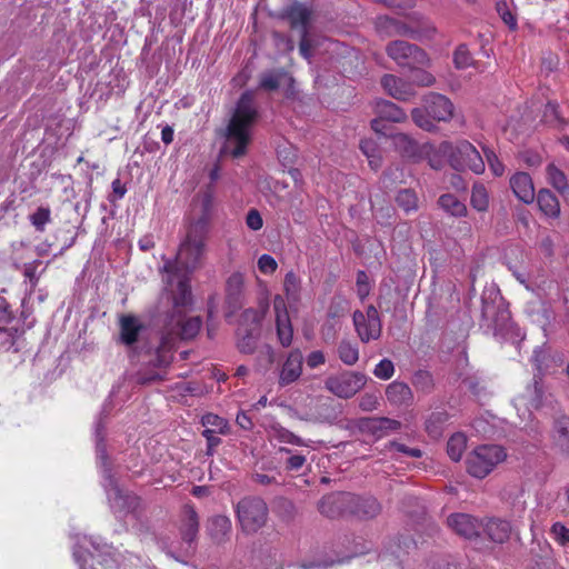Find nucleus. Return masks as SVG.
Instances as JSON below:
<instances>
[{
  "mask_svg": "<svg viewBox=\"0 0 569 569\" xmlns=\"http://www.w3.org/2000/svg\"><path fill=\"white\" fill-rule=\"evenodd\" d=\"M375 111L383 121L387 120L400 123L407 120L406 112L389 100H377L375 103Z\"/></svg>",
  "mask_w": 569,
  "mask_h": 569,
  "instance_id": "nucleus-26",
  "label": "nucleus"
},
{
  "mask_svg": "<svg viewBox=\"0 0 569 569\" xmlns=\"http://www.w3.org/2000/svg\"><path fill=\"white\" fill-rule=\"evenodd\" d=\"M481 318L485 326L493 329L495 331L506 327L510 319V313L499 290L488 288L482 292Z\"/></svg>",
  "mask_w": 569,
  "mask_h": 569,
  "instance_id": "nucleus-9",
  "label": "nucleus"
},
{
  "mask_svg": "<svg viewBox=\"0 0 569 569\" xmlns=\"http://www.w3.org/2000/svg\"><path fill=\"white\" fill-rule=\"evenodd\" d=\"M231 527V521L227 516L217 515L208 520L207 533L213 543L222 545L229 539Z\"/></svg>",
  "mask_w": 569,
  "mask_h": 569,
  "instance_id": "nucleus-23",
  "label": "nucleus"
},
{
  "mask_svg": "<svg viewBox=\"0 0 569 569\" xmlns=\"http://www.w3.org/2000/svg\"><path fill=\"white\" fill-rule=\"evenodd\" d=\"M386 53L401 68L417 69L429 63V57L423 49L405 40L389 42Z\"/></svg>",
  "mask_w": 569,
  "mask_h": 569,
  "instance_id": "nucleus-10",
  "label": "nucleus"
},
{
  "mask_svg": "<svg viewBox=\"0 0 569 569\" xmlns=\"http://www.w3.org/2000/svg\"><path fill=\"white\" fill-rule=\"evenodd\" d=\"M395 373V366L390 359H382L380 362L376 366L373 370V375L381 379V380H388L390 379Z\"/></svg>",
  "mask_w": 569,
  "mask_h": 569,
  "instance_id": "nucleus-56",
  "label": "nucleus"
},
{
  "mask_svg": "<svg viewBox=\"0 0 569 569\" xmlns=\"http://www.w3.org/2000/svg\"><path fill=\"white\" fill-rule=\"evenodd\" d=\"M415 71L412 81V86H419V87H430L435 83L436 79L435 77L423 70L421 67H418L417 69H412Z\"/></svg>",
  "mask_w": 569,
  "mask_h": 569,
  "instance_id": "nucleus-57",
  "label": "nucleus"
},
{
  "mask_svg": "<svg viewBox=\"0 0 569 569\" xmlns=\"http://www.w3.org/2000/svg\"><path fill=\"white\" fill-rule=\"evenodd\" d=\"M553 438L557 447L569 455V417L561 416L555 420Z\"/></svg>",
  "mask_w": 569,
  "mask_h": 569,
  "instance_id": "nucleus-31",
  "label": "nucleus"
},
{
  "mask_svg": "<svg viewBox=\"0 0 569 569\" xmlns=\"http://www.w3.org/2000/svg\"><path fill=\"white\" fill-rule=\"evenodd\" d=\"M202 327L200 317L184 318L183 311L171 313L164 326L160 346L150 363L157 368H167L172 361V348L178 339L190 340L194 338Z\"/></svg>",
  "mask_w": 569,
  "mask_h": 569,
  "instance_id": "nucleus-2",
  "label": "nucleus"
},
{
  "mask_svg": "<svg viewBox=\"0 0 569 569\" xmlns=\"http://www.w3.org/2000/svg\"><path fill=\"white\" fill-rule=\"evenodd\" d=\"M141 326L138 320L132 316H123L120 320V339L127 345L131 346L138 340Z\"/></svg>",
  "mask_w": 569,
  "mask_h": 569,
  "instance_id": "nucleus-29",
  "label": "nucleus"
},
{
  "mask_svg": "<svg viewBox=\"0 0 569 569\" xmlns=\"http://www.w3.org/2000/svg\"><path fill=\"white\" fill-rule=\"evenodd\" d=\"M548 183L551 184L559 193L565 194L569 191V181L562 170L553 163L546 168Z\"/></svg>",
  "mask_w": 569,
  "mask_h": 569,
  "instance_id": "nucleus-35",
  "label": "nucleus"
},
{
  "mask_svg": "<svg viewBox=\"0 0 569 569\" xmlns=\"http://www.w3.org/2000/svg\"><path fill=\"white\" fill-rule=\"evenodd\" d=\"M396 201L399 207L409 212L417 209V196L411 189H402L398 192Z\"/></svg>",
  "mask_w": 569,
  "mask_h": 569,
  "instance_id": "nucleus-51",
  "label": "nucleus"
},
{
  "mask_svg": "<svg viewBox=\"0 0 569 569\" xmlns=\"http://www.w3.org/2000/svg\"><path fill=\"white\" fill-rule=\"evenodd\" d=\"M273 311L276 316V331L279 343L288 348L292 343L293 328L287 309L286 300L277 295L273 298Z\"/></svg>",
  "mask_w": 569,
  "mask_h": 569,
  "instance_id": "nucleus-13",
  "label": "nucleus"
},
{
  "mask_svg": "<svg viewBox=\"0 0 569 569\" xmlns=\"http://www.w3.org/2000/svg\"><path fill=\"white\" fill-rule=\"evenodd\" d=\"M423 107L427 112L437 121H449L453 117V104L443 94L429 92L423 99Z\"/></svg>",
  "mask_w": 569,
  "mask_h": 569,
  "instance_id": "nucleus-15",
  "label": "nucleus"
},
{
  "mask_svg": "<svg viewBox=\"0 0 569 569\" xmlns=\"http://www.w3.org/2000/svg\"><path fill=\"white\" fill-rule=\"evenodd\" d=\"M202 426L204 429H210L217 432H220L221 435H224L228 432V422L223 418L214 415V413H207L202 417Z\"/></svg>",
  "mask_w": 569,
  "mask_h": 569,
  "instance_id": "nucleus-50",
  "label": "nucleus"
},
{
  "mask_svg": "<svg viewBox=\"0 0 569 569\" xmlns=\"http://www.w3.org/2000/svg\"><path fill=\"white\" fill-rule=\"evenodd\" d=\"M270 435L272 438L280 442H286L295 446H306L303 439H301L299 436L295 435L293 432L286 429L279 423H273L270 427Z\"/></svg>",
  "mask_w": 569,
  "mask_h": 569,
  "instance_id": "nucleus-39",
  "label": "nucleus"
},
{
  "mask_svg": "<svg viewBox=\"0 0 569 569\" xmlns=\"http://www.w3.org/2000/svg\"><path fill=\"white\" fill-rule=\"evenodd\" d=\"M258 119V109L254 102V94L244 91L232 111L221 137L224 139L221 147V154L230 156L233 159L247 154L252 141V129Z\"/></svg>",
  "mask_w": 569,
  "mask_h": 569,
  "instance_id": "nucleus-1",
  "label": "nucleus"
},
{
  "mask_svg": "<svg viewBox=\"0 0 569 569\" xmlns=\"http://www.w3.org/2000/svg\"><path fill=\"white\" fill-rule=\"evenodd\" d=\"M355 503L350 505V516L358 519H372L381 512V505L375 497L355 495Z\"/></svg>",
  "mask_w": 569,
  "mask_h": 569,
  "instance_id": "nucleus-22",
  "label": "nucleus"
},
{
  "mask_svg": "<svg viewBox=\"0 0 569 569\" xmlns=\"http://www.w3.org/2000/svg\"><path fill=\"white\" fill-rule=\"evenodd\" d=\"M108 498L112 508L120 512H131L139 506V498L137 496L123 492L116 485H112V488L108 491Z\"/></svg>",
  "mask_w": 569,
  "mask_h": 569,
  "instance_id": "nucleus-25",
  "label": "nucleus"
},
{
  "mask_svg": "<svg viewBox=\"0 0 569 569\" xmlns=\"http://www.w3.org/2000/svg\"><path fill=\"white\" fill-rule=\"evenodd\" d=\"M355 493L332 492L325 496L318 505L320 513L328 518L350 516V508L355 503Z\"/></svg>",
  "mask_w": 569,
  "mask_h": 569,
  "instance_id": "nucleus-12",
  "label": "nucleus"
},
{
  "mask_svg": "<svg viewBox=\"0 0 569 569\" xmlns=\"http://www.w3.org/2000/svg\"><path fill=\"white\" fill-rule=\"evenodd\" d=\"M391 140L396 149L403 154L410 156L416 150V142L406 133H396L391 136Z\"/></svg>",
  "mask_w": 569,
  "mask_h": 569,
  "instance_id": "nucleus-47",
  "label": "nucleus"
},
{
  "mask_svg": "<svg viewBox=\"0 0 569 569\" xmlns=\"http://www.w3.org/2000/svg\"><path fill=\"white\" fill-rule=\"evenodd\" d=\"M218 435L221 433L210 429H203L202 431V436L207 439V455L209 456L213 453V449L221 442Z\"/></svg>",
  "mask_w": 569,
  "mask_h": 569,
  "instance_id": "nucleus-62",
  "label": "nucleus"
},
{
  "mask_svg": "<svg viewBox=\"0 0 569 569\" xmlns=\"http://www.w3.org/2000/svg\"><path fill=\"white\" fill-rule=\"evenodd\" d=\"M380 83L383 90L396 100L409 101L416 94L412 83L395 74H385Z\"/></svg>",
  "mask_w": 569,
  "mask_h": 569,
  "instance_id": "nucleus-16",
  "label": "nucleus"
},
{
  "mask_svg": "<svg viewBox=\"0 0 569 569\" xmlns=\"http://www.w3.org/2000/svg\"><path fill=\"white\" fill-rule=\"evenodd\" d=\"M19 320L14 318L7 300L0 297V332H7L11 338L19 333Z\"/></svg>",
  "mask_w": 569,
  "mask_h": 569,
  "instance_id": "nucleus-28",
  "label": "nucleus"
},
{
  "mask_svg": "<svg viewBox=\"0 0 569 569\" xmlns=\"http://www.w3.org/2000/svg\"><path fill=\"white\" fill-rule=\"evenodd\" d=\"M280 453L289 455L286 460V469L289 471H299L305 466L307 459L303 455H292V451L286 447H280L278 450Z\"/></svg>",
  "mask_w": 569,
  "mask_h": 569,
  "instance_id": "nucleus-53",
  "label": "nucleus"
},
{
  "mask_svg": "<svg viewBox=\"0 0 569 569\" xmlns=\"http://www.w3.org/2000/svg\"><path fill=\"white\" fill-rule=\"evenodd\" d=\"M485 530L493 542L502 543L509 539L511 527L506 520L495 519L486 525Z\"/></svg>",
  "mask_w": 569,
  "mask_h": 569,
  "instance_id": "nucleus-32",
  "label": "nucleus"
},
{
  "mask_svg": "<svg viewBox=\"0 0 569 569\" xmlns=\"http://www.w3.org/2000/svg\"><path fill=\"white\" fill-rule=\"evenodd\" d=\"M239 339L237 347L241 353L250 355L256 350L258 337L254 336L251 331L246 330L242 335L241 331L238 332Z\"/></svg>",
  "mask_w": 569,
  "mask_h": 569,
  "instance_id": "nucleus-52",
  "label": "nucleus"
},
{
  "mask_svg": "<svg viewBox=\"0 0 569 569\" xmlns=\"http://www.w3.org/2000/svg\"><path fill=\"white\" fill-rule=\"evenodd\" d=\"M198 531H199L198 515L193 508L188 507L184 510L183 523H182V528H181L182 539L188 543H192L197 538Z\"/></svg>",
  "mask_w": 569,
  "mask_h": 569,
  "instance_id": "nucleus-30",
  "label": "nucleus"
},
{
  "mask_svg": "<svg viewBox=\"0 0 569 569\" xmlns=\"http://www.w3.org/2000/svg\"><path fill=\"white\" fill-rule=\"evenodd\" d=\"M411 118L413 122L425 131L432 132L437 129L435 119L423 108H415L411 111Z\"/></svg>",
  "mask_w": 569,
  "mask_h": 569,
  "instance_id": "nucleus-44",
  "label": "nucleus"
},
{
  "mask_svg": "<svg viewBox=\"0 0 569 569\" xmlns=\"http://www.w3.org/2000/svg\"><path fill=\"white\" fill-rule=\"evenodd\" d=\"M283 289L289 300L296 301L299 298L300 280L293 271H289L283 281Z\"/></svg>",
  "mask_w": 569,
  "mask_h": 569,
  "instance_id": "nucleus-49",
  "label": "nucleus"
},
{
  "mask_svg": "<svg viewBox=\"0 0 569 569\" xmlns=\"http://www.w3.org/2000/svg\"><path fill=\"white\" fill-rule=\"evenodd\" d=\"M539 209L550 218L560 216V203L556 194L549 189H540L537 194Z\"/></svg>",
  "mask_w": 569,
  "mask_h": 569,
  "instance_id": "nucleus-27",
  "label": "nucleus"
},
{
  "mask_svg": "<svg viewBox=\"0 0 569 569\" xmlns=\"http://www.w3.org/2000/svg\"><path fill=\"white\" fill-rule=\"evenodd\" d=\"M441 151L449 157L450 166L457 171L471 170L476 174L485 171V161L479 151L467 140H461L455 146L442 142Z\"/></svg>",
  "mask_w": 569,
  "mask_h": 569,
  "instance_id": "nucleus-6",
  "label": "nucleus"
},
{
  "mask_svg": "<svg viewBox=\"0 0 569 569\" xmlns=\"http://www.w3.org/2000/svg\"><path fill=\"white\" fill-rule=\"evenodd\" d=\"M543 393L542 379L540 376L535 375L532 383L527 387L522 398L531 407L539 408L542 403Z\"/></svg>",
  "mask_w": 569,
  "mask_h": 569,
  "instance_id": "nucleus-37",
  "label": "nucleus"
},
{
  "mask_svg": "<svg viewBox=\"0 0 569 569\" xmlns=\"http://www.w3.org/2000/svg\"><path fill=\"white\" fill-rule=\"evenodd\" d=\"M471 204L478 211H486L488 209V193L482 184L473 186L471 192Z\"/></svg>",
  "mask_w": 569,
  "mask_h": 569,
  "instance_id": "nucleus-48",
  "label": "nucleus"
},
{
  "mask_svg": "<svg viewBox=\"0 0 569 569\" xmlns=\"http://www.w3.org/2000/svg\"><path fill=\"white\" fill-rule=\"evenodd\" d=\"M209 222L204 218H192L186 226V236L179 246L173 263L196 270L206 252Z\"/></svg>",
  "mask_w": 569,
  "mask_h": 569,
  "instance_id": "nucleus-3",
  "label": "nucleus"
},
{
  "mask_svg": "<svg viewBox=\"0 0 569 569\" xmlns=\"http://www.w3.org/2000/svg\"><path fill=\"white\" fill-rule=\"evenodd\" d=\"M339 359L347 366H353L359 360V349L349 340H341L337 349Z\"/></svg>",
  "mask_w": 569,
  "mask_h": 569,
  "instance_id": "nucleus-38",
  "label": "nucleus"
},
{
  "mask_svg": "<svg viewBox=\"0 0 569 569\" xmlns=\"http://www.w3.org/2000/svg\"><path fill=\"white\" fill-rule=\"evenodd\" d=\"M453 62L458 69H465L472 63V57L466 44H460L453 53Z\"/></svg>",
  "mask_w": 569,
  "mask_h": 569,
  "instance_id": "nucleus-55",
  "label": "nucleus"
},
{
  "mask_svg": "<svg viewBox=\"0 0 569 569\" xmlns=\"http://www.w3.org/2000/svg\"><path fill=\"white\" fill-rule=\"evenodd\" d=\"M467 447V437L457 432L452 435L447 442V452L453 461H459Z\"/></svg>",
  "mask_w": 569,
  "mask_h": 569,
  "instance_id": "nucleus-40",
  "label": "nucleus"
},
{
  "mask_svg": "<svg viewBox=\"0 0 569 569\" xmlns=\"http://www.w3.org/2000/svg\"><path fill=\"white\" fill-rule=\"evenodd\" d=\"M281 18L286 19L291 30H297L299 34L309 33L312 11L306 4L293 2L282 10Z\"/></svg>",
  "mask_w": 569,
  "mask_h": 569,
  "instance_id": "nucleus-14",
  "label": "nucleus"
},
{
  "mask_svg": "<svg viewBox=\"0 0 569 569\" xmlns=\"http://www.w3.org/2000/svg\"><path fill=\"white\" fill-rule=\"evenodd\" d=\"M542 121L553 128H563L567 122L560 116L558 104L556 102H548L545 107Z\"/></svg>",
  "mask_w": 569,
  "mask_h": 569,
  "instance_id": "nucleus-43",
  "label": "nucleus"
},
{
  "mask_svg": "<svg viewBox=\"0 0 569 569\" xmlns=\"http://www.w3.org/2000/svg\"><path fill=\"white\" fill-rule=\"evenodd\" d=\"M39 264H41V261L34 260L32 262L26 263L23 267V276L29 279L32 288H34L39 281V274L37 273V268Z\"/></svg>",
  "mask_w": 569,
  "mask_h": 569,
  "instance_id": "nucleus-60",
  "label": "nucleus"
},
{
  "mask_svg": "<svg viewBox=\"0 0 569 569\" xmlns=\"http://www.w3.org/2000/svg\"><path fill=\"white\" fill-rule=\"evenodd\" d=\"M447 523L457 535L467 539L477 537L482 528V525L476 518L467 513L450 515Z\"/></svg>",
  "mask_w": 569,
  "mask_h": 569,
  "instance_id": "nucleus-17",
  "label": "nucleus"
},
{
  "mask_svg": "<svg viewBox=\"0 0 569 569\" xmlns=\"http://www.w3.org/2000/svg\"><path fill=\"white\" fill-rule=\"evenodd\" d=\"M440 208L452 217L461 218L467 214V207L451 193L442 194L438 199Z\"/></svg>",
  "mask_w": 569,
  "mask_h": 569,
  "instance_id": "nucleus-34",
  "label": "nucleus"
},
{
  "mask_svg": "<svg viewBox=\"0 0 569 569\" xmlns=\"http://www.w3.org/2000/svg\"><path fill=\"white\" fill-rule=\"evenodd\" d=\"M243 289V274L240 272H233L227 280L226 290L227 298L231 306L238 307L241 301V293Z\"/></svg>",
  "mask_w": 569,
  "mask_h": 569,
  "instance_id": "nucleus-33",
  "label": "nucleus"
},
{
  "mask_svg": "<svg viewBox=\"0 0 569 569\" xmlns=\"http://www.w3.org/2000/svg\"><path fill=\"white\" fill-rule=\"evenodd\" d=\"M287 76L283 69L263 72L260 77V88L268 91L277 90Z\"/></svg>",
  "mask_w": 569,
  "mask_h": 569,
  "instance_id": "nucleus-41",
  "label": "nucleus"
},
{
  "mask_svg": "<svg viewBox=\"0 0 569 569\" xmlns=\"http://www.w3.org/2000/svg\"><path fill=\"white\" fill-rule=\"evenodd\" d=\"M367 383L365 373L357 371H345L337 376H331L325 381V387L335 396L349 399L358 393Z\"/></svg>",
  "mask_w": 569,
  "mask_h": 569,
  "instance_id": "nucleus-11",
  "label": "nucleus"
},
{
  "mask_svg": "<svg viewBox=\"0 0 569 569\" xmlns=\"http://www.w3.org/2000/svg\"><path fill=\"white\" fill-rule=\"evenodd\" d=\"M163 271L168 273L167 284L171 287L172 313L182 312L183 309L192 305V293L189 284V276L194 270H189L186 266H179L168 260L163 266Z\"/></svg>",
  "mask_w": 569,
  "mask_h": 569,
  "instance_id": "nucleus-4",
  "label": "nucleus"
},
{
  "mask_svg": "<svg viewBox=\"0 0 569 569\" xmlns=\"http://www.w3.org/2000/svg\"><path fill=\"white\" fill-rule=\"evenodd\" d=\"M412 385L416 390L430 393L435 386L432 375L426 370H418L412 377Z\"/></svg>",
  "mask_w": 569,
  "mask_h": 569,
  "instance_id": "nucleus-45",
  "label": "nucleus"
},
{
  "mask_svg": "<svg viewBox=\"0 0 569 569\" xmlns=\"http://www.w3.org/2000/svg\"><path fill=\"white\" fill-rule=\"evenodd\" d=\"M449 415L445 410L432 412L426 420V431L432 439H438L442 435L443 426Z\"/></svg>",
  "mask_w": 569,
  "mask_h": 569,
  "instance_id": "nucleus-36",
  "label": "nucleus"
},
{
  "mask_svg": "<svg viewBox=\"0 0 569 569\" xmlns=\"http://www.w3.org/2000/svg\"><path fill=\"white\" fill-rule=\"evenodd\" d=\"M353 325L360 340L365 343L370 340H378L381 337V321H373L363 318V312L356 310L352 316Z\"/></svg>",
  "mask_w": 569,
  "mask_h": 569,
  "instance_id": "nucleus-20",
  "label": "nucleus"
},
{
  "mask_svg": "<svg viewBox=\"0 0 569 569\" xmlns=\"http://www.w3.org/2000/svg\"><path fill=\"white\" fill-rule=\"evenodd\" d=\"M513 194L523 203H532L536 194L531 177L527 172H517L510 178Z\"/></svg>",
  "mask_w": 569,
  "mask_h": 569,
  "instance_id": "nucleus-21",
  "label": "nucleus"
},
{
  "mask_svg": "<svg viewBox=\"0 0 569 569\" xmlns=\"http://www.w3.org/2000/svg\"><path fill=\"white\" fill-rule=\"evenodd\" d=\"M198 201L200 202L201 212L198 218H204L206 221H210V214L213 208L214 200V187L212 184H208L203 192L198 196Z\"/></svg>",
  "mask_w": 569,
  "mask_h": 569,
  "instance_id": "nucleus-42",
  "label": "nucleus"
},
{
  "mask_svg": "<svg viewBox=\"0 0 569 569\" xmlns=\"http://www.w3.org/2000/svg\"><path fill=\"white\" fill-rule=\"evenodd\" d=\"M302 352L299 349H293L289 352L286 361L282 365L279 375V385L284 387L298 380L302 373Z\"/></svg>",
  "mask_w": 569,
  "mask_h": 569,
  "instance_id": "nucleus-18",
  "label": "nucleus"
},
{
  "mask_svg": "<svg viewBox=\"0 0 569 569\" xmlns=\"http://www.w3.org/2000/svg\"><path fill=\"white\" fill-rule=\"evenodd\" d=\"M386 398L396 407H410L413 403V393L410 387L401 381H393L386 388Z\"/></svg>",
  "mask_w": 569,
  "mask_h": 569,
  "instance_id": "nucleus-24",
  "label": "nucleus"
},
{
  "mask_svg": "<svg viewBox=\"0 0 569 569\" xmlns=\"http://www.w3.org/2000/svg\"><path fill=\"white\" fill-rule=\"evenodd\" d=\"M348 311V301L342 297H335L328 308V316L337 318L343 316Z\"/></svg>",
  "mask_w": 569,
  "mask_h": 569,
  "instance_id": "nucleus-58",
  "label": "nucleus"
},
{
  "mask_svg": "<svg viewBox=\"0 0 569 569\" xmlns=\"http://www.w3.org/2000/svg\"><path fill=\"white\" fill-rule=\"evenodd\" d=\"M482 151H483V154L486 157V160H487L488 166H489L490 170L492 171V173L497 177L502 176L505 172V166L499 160L496 152L487 146L482 147Z\"/></svg>",
  "mask_w": 569,
  "mask_h": 569,
  "instance_id": "nucleus-54",
  "label": "nucleus"
},
{
  "mask_svg": "<svg viewBox=\"0 0 569 569\" xmlns=\"http://www.w3.org/2000/svg\"><path fill=\"white\" fill-rule=\"evenodd\" d=\"M551 532L559 543L566 545L569 542V529H567L562 523L556 522L551 528Z\"/></svg>",
  "mask_w": 569,
  "mask_h": 569,
  "instance_id": "nucleus-63",
  "label": "nucleus"
},
{
  "mask_svg": "<svg viewBox=\"0 0 569 569\" xmlns=\"http://www.w3.org/2000/svg\"><path fill=\"white\" fill-rule=\"evenodd\" d=\"M277 261L270 254H262L258 259V268L262 273H273L277 270Z\"/></svg>",
  "mask_w": 569,
  "mask_h": 569,
  "instance_id": "nucleus-59",
  "label": "nucleus"
},
{
  "mask_svg": "<svg viewBox=\"0 0 569 569\" xmlns=\"http://www.w3.org/2000/svg\"><path fill=\"white\" fill-rule=\"evenodd\" d=\"M246 222H247V226L251 230H254V231L260 230L262 228V224H263L261 214L256 209H251L248 212L247 218H246Z\"/></svg>",
  "mask_w": 569,
  "mask_h": 569,
  "instance_id": "nucleus-64",
  "label": "nucleus"
},
{
  "mask_svg": "<svg viewBox=\"0 0 569 569\" xmlns=\"http://www.w3.org/2000/svg\"><path fill=\"white\" fill-rule=\"evenodd\" d=\"M236 513L241 530L251 535L258 532L266 525L269 509L262 498L248 496L239 500Z\"/></svg>",
  "mask_w": 569,
  "mask_h": 569,
  "instance_id": "nucleus-7",
  "label": "nucleus"
},
{
  "mask_svg": "<svg viewBox=\"0 0 569 569\" xmlns=\"http://www.w3.org/2000/svg\"><path fill=\"white\" fill-rule=\"evenodd\" d=\"M361 429L370 432L377 438H382L389 433L397 431L401 427V422L387 417H372L361 420Z\"/></svg>",
  "mask_w": 569,
  "mask_h": 569,
  "instance_id": "nucleus-19",
  "label": "nucleus"
},
{
  "mask_svg": "<svg viewBox=\"0 0 569 569\" xmlns=\"http://www.w3.org/2000/svg\"><path fill=\"white\" fill-rule=\"evenodd\" d=\"M380 26L389 36H401L413 40L430 39L436 28L425 18H410L408 22L393 18H380Z\"/></svg>",
  "mask_w": 569,
  "mask_h": 569,
  "instance_id": "nucleus-8",
  "label": "nucleus"
},
{
  "mask_svg": "<svg viewBox=\"0 0 569 569\" xmlns=\"http://www.w3.org/2000/svg\"><path fill=\"white\" fill-rule=\"evenodd\" d=\"M506 458L507 452L501 446H478L467 457V471L475 478L483 479L492 472L499 463L505 461Z\"/></svg>",
  "mask_w": 569,
  "mask_h": 569,
  "instance_id": "nucleus-5",
  "label": "nucleus"
},
{
  "mask_svg": "<svg viewBox=\"0 0 569 569\" xmlns=\"http://www.w3.org/2000/svg\"><path fill=\"white\" fill-rule=\"evenodd\" d=\"M29 220L37 231H44L46 224L51 221L50 208L39 207L32 214L29 216Z\"/></svg>",
  "mask_w": 569,
  "mask_h": 569,
  "instance_id": "nucleus-46",
  "label": "nucleus"
},
{
  "mask_svg": "<svg viewBox=\"0 0 569 569\" xmlns=\"http://www.w3.org/2000/svg\"><path fill=\"white\" fill-rule=\"evenodd\" d=\"M368 276L365 271L359 270L357 272V292L361 300L369 295Z\"/></svg>",
  "mask_w": 569,
  "mask_h": 569,
  "instance_id": "nucleus-61",
  "label": "nucleus"
}]
</instances>
